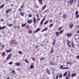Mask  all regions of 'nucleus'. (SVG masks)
Segmentation results:
<instances>
[{
  "instance_id": "obj_1",
  "label": "nucleus",
  "mask_w": 79,
  "mask_h": 79,
  "mask_svg": "<svg viewBox=\"0 0 79 79\" xmlns=\"http://www.w3.org/2000/svg\"><path fill=\"white\" fill-rule=\"evenodd\" d=\"M12 55L11 54H9L7 56V58H6V60H7V61H8V60H9L10 58H11V56Z\"/></svg>"
},
{
  "instance_id": "obj_2",
  "label": "nucleus",
  "mask_w": 79,
  "mask_h": 79,
  "mask_svg": "<svg viewBox=\"0 0 79 79\" xmlns=\"http://www.w3.org/2000/svg\"><path fill=\"white\" fill-rule=\"evenodd\" d=\"M66 36L68 37V38H69V37H71V36H72V33H67L66 35Z\"/></svg>"
},
{
  "instance_id": "obj_3",
  "label": "nucleus",
  "mask_w": 79,
  "mask_h": 79,
  "mask_svg": "<svg viewBox=\"0 0 79 79\" xmlns=\"http://www.w3.org/2000/svg\"><path fill=\"white\" fill-rule=\"evenodd\" d=\"M78 13H79V12H78V11H77L75 12V16H76V18H79V14L77 15V14H78Z\"/></svg>"
},
{
  "instance_id": "obj_4",
  "label": "nucleus",
  "mask_w": 79,
  "mask_h": 79,
  "mask_svg": "<svg viewBox=\"0 0 79 79\" xmlns=\"http://www.w3.org/2000/svg\"><path fill=\"white\" fill-rule=\"evenodd\" d=\"M47 6V4H45L44 6L42 7L41 9V11H44L45 9V8H46Z\"/></svg>"
},
{
  "instance_id": "obj_5",
  "label": "nucleus",
  "mask_w": 79,
  "mask_h": 79,
  "mask_svg": "<svg viewBox=\"0 0 79 79\" xmlns=\"http://www.w3.org/2000/svg\"><path fill=\"white\" fill-rule=\"evenodd\" d=\"M67 17V15L65 14H64L62 16V18H64L65 19H66Z\"/></svg>"
},
{
  "instance_id": "obj_6",
  "label": "nucleus",
  "mask_w": 79,
  "mask_h": 79,
  "mask_svg": "<svg viewBox=\"0 0 79 79\" xmlns=\"http://www.w3.org/2000/svg\"><path fill=\"white\" fill-rule=\"evenodd\" d=\"M73 2H74V0H70L69 1V3L70 4V5H73Z\"/></svg>"
},
{
  "instance_id": "obj_7",
  "label": "nucleus",
  "mask_w": 79,
  "mask_h": 79,
  "mask_svg": "<svg viewBox=\"0 0 79 79\" xmlns=\"http://www.w3.org/2000/svg\"><path fill=\"white\" fill-rule=\"evenodd\" d=\"M56 39H55V38H54L53 40V42L52 43V45H55V43L56 42Z\"/></svg>"
},
{
  "instance_id": "obj_8",
  "label": "nucleus",
  "mask_w": 79,
  "mask_h": 79,
  "mask_svg": "<svg viewBox=\"0 0 79 79\" xmlns=\"http://www.w3.org/2000/svg\"><path fill=\"white\" fill-rule=\"evenodd\" d=\"M15 66H20V64H21V63L19 62H17L15 63Z\"/></svg>"
},
{
  "instance_id": "obj_9",
  "label": "nucleus",
  "mask_w": 79,
  "mask_h": 79,
  "mask_svg": "<svg viewBox=\"0 0 79 79\" xmlns=\"http://www.w3.org/2000/svg\"><path fill=\"white\" fill-rule=\"evenodd\" d=\"M50 51H51L50 53L51 54L53 53V52H54V50H53V48H51Z\"/></svg>"
},
{
  "instance_id": "obj_10",
  "label": "nucleus",
  "mask_w": 79,
  "mask_h": 79,
  "mask_svg": "<svg viewBox=\"0 0 79 79\" xmlns=\"http://www.w3.org/2000/svg\"><path fill=\"white\" fill-rule=\"evenodd\" d=\"M11 48H10V49L8 50H7V49L6 50V52L7 53H10V52H11Z\"/></svg>"
},
{
  "instance_id": "obj_11",
  "label": "nucleus",
  "mask_w": 79,
  "mask_h": 79,
  "mask_svg": "<svg viewBox=\"0 0 79 79\" xmlns=\"http://www.w3.org/2000/svg\"><path fill=\"white\" fill-rule=\"evenodd\" d=\"M32 23V20H29L27 21L28 24H31Z\"/></svg>"
},
{
  "instance_id": "obj_12",
  "label": "nucleus",
  "mask_w": 79,
  "mask_h": 79,
  "mask_svg": "<svg viewBox=\"0 0 79 79\" xmlns=\"http://www.w3.org/2000/svg\"><path fill=\"white\" fill-rule=\"evenodd\" d=\"M68 77H71V75L68 74L67 75V76H66L65 77V78L66 79H69V78H68Z\"/></svg>"
},
{
  "instance_id": "obj_13",
  "label": "nucleus",
  "mask_w": 79,
  "mask_h": 79,
  "mask_svg": "<svg viewBox=\"0 0 79 79\" xmlns=\"http://www.w3.org/2000/svg\"><path fill=\"white\" fill-rule=\"evenodd\" d=\"M67 74H68V72H66L64 73L63 75V77H66V75H67Z\"/></svg>"
},
{
  "instance_id": "obj_14",
  "label": "nucleus",
  "mask_w": 79,
  "mask_h": 79,
  "mask_svg": "<svg viewBox=\"0 0 79 79\" xmlns=\"http://www.w3.org/2000/svg\"><path fill=\"white\" fill-rule=\"evenodd\" d=\"M76 76V73H73L72 74L71 77H75Z\"/></svg>"
},
{
  "instance_id": "obj_15",
  "label": "nucleus",
  "mask_w": 79,
  "mask_h": 79,
  "mask_svg": "<svg viewBox=\"0 0 79 79\" xmlns=\"http://www.w3.org/2000/svg\"><path fill=\"white\" fill-rule=\"evenodd\" d=\"M33 18L34 23L36 24V19L34 17H33Z\"/></svg>"
},
{
  "instance_id": "obj_16",
  "label": "nucleus",
  "mask_w": 79,
  "mask_h": 79,
  "mask_svg": "<svg viewBox=\"0 0 79 79\" xmlns=\"http://www.w3.org/2000/svg\"><path fill=\"white\" fill-rule=\"evenodd\" d=\"M45 18L44 19H43V20H42L40 23V24H41V25H42V24L44 23V21H45Z\"/></svg>"
},
{
  "instance_id": "obj_17",
  "label": "nucleus",
  "mask_w": 79,
  "mask_h": 79,
  "mask_svg": "<svg viewBox=\"0 0 79 79\" xmlns=\"http://www.w3.org/2000/svg\"><path fill=\"white\" fill-rule=\"evenodd\" d=\"M67 42H68V43H67V45H68L69 46V47H70V48H71V46L70 44H69V41L68 40H67Z\"/></svg>"
},
{
  "instance_id": "obj_18",
  "label": "nucleus",
  "mask_w": 79,
  "mask_h": 79,
  "mask_svg": "<svg viewBox=\"0 0 79 79\" xmlns=\"http://www.w3.org/2000/svg\"><path fill=\"white\" fill-rule=\"evenodd\" d=\"M30 69H33V68H34V65L32 64L30 65Z\"/></svg>"
},
{
  "instance_id": "obj_19",
  "label": "nucleus",
  "mask_w": 79,
  "mask_h": 79,
  "mask_svg": "<svg viewBox=\"0 0 79 79\" xmlns=\"http://www.w3.org/2000/svg\"><path fill=\"white\" fill-rule=\"evenodd\" d=\"M59 32H56V36L57 37H59L60 36V35L59 34Z\"/></svg>"
},
{
  "instance_id": "obj_20",
  "label": "nucleus",
  "mask_w": 79,
  "mask_h": 79,
  "mask_svg": "<svg viewBox=\"0 0 79 79\" xmlns=\"http://www.w3.org/2000/svg\"><path fill=\"white\" fill-rule=\"evenodd\" d=\"M47 73L48 74H50H50H51V73H50V71L49 70H48V69H47Z\"/></svg>"
},
{
  "instance_id": "obj_21",
  "label": "nucleus",
  "mask_w": 79,
  "mask_h": 79,
  "mask_svg": "<svg viewBox=\"0 0 79 79\" xmlns=\"http://www.w3.org/2000/svg\"><path fill=\"white\" fill-rule=\"evenodd\" d=\"M59 78H62V77H63V74L61 73H60L59 74Z\"/></svg>"
},
{
  "instance_id": "obj_22",
  "label": "nucleus",
  "mask_w": 79,
  "mask_h": 79,
  "mask_svg": "<svg viewBox=\"0 0 79 79\" xmlns=\"http://www.w3.org/2000/svg\"><path fill=\"white\" fill-rule=\"evenodd\" d=\"M26 26V23H25L24 24H22L21 25V27H25Z\"/></svg>"
},
{
  "instance_id": "obj_23",
  "label": "nucleus",
  "mask_w": 79,
  "mask_h": 79,
  "mask_svg": "<svg viewBox=\"0 0 79 79\" xmlns=\"http://www.w3.org/2000/svg\"><path fill=\"white\" fill-rule=\"evenodd\" d=\"M45 58L44 57H42L40 59V60L41 61H43V60H45Z\"/></svg>"
},
{
  "instance_id": "obj_24",
  "label": "nucleus",
  "mask_w": 79,
  "mask_h": 79,
  "mask_svg": "<svg viewBox=\"0 0 79 79\" xmlns=\"http://www.w3.org/2000/svg\"><path fill=\"white\" fill-rule=\"evenodd\" d=\"M4 6H5V4H2V5H1L0 7V9H2V8H3Z\"/></svg>"
},
{
  "instance_id": "obj_25",
  "label": "nucleus",
  "mask_w": 79,
  "mask_h": 79,
  "mask_svg": "<svg viewBox=\"0 0 79 79\" xmlns=\"http://www.w3.org/2000/svg\"><path fill=\"white\" fill-rule=\"evenodd\" d=\"M50 62L52 63V64L50 63V65H54V64H52L53 63L52 62L50 61Z\"/></svg>"
},
{
  "instance_id": "obj_26",
  "label": "nucleus",
  "mask_w": 79,
  "mask_h": 79,
  "mask_svg": "<svg viewBox=\"0 0 79 79\" xmlns=\"http://www.w3.org/2000/svg\"><path fill=\"white\" fill-rule=\"evenodd\" d=\"M47 29H48V28L46 27L44 29V30H43L41 32H44V31H47Z\"/></svg>"
},
{
  "instance_id": "obj_27",
  "label": "nucleus",
  "mask_w": 79,
  "mask_h": 79,
  "mask_svg": "<svg viewBox=\"0 0 79 79\" xmlns=\"http://www.w3.org/2000/svg\"><path fill=\"white\" fill-rule=\"evenodd\" d=\"M71 45L72 47H73V48H75V47H74V44L73 42H72Z\"/></svg>"
},
{
  "instance_id": "obj_28",
  "label": "nucleus",
  "mask_w": 79,
  "mask_h": 79,
  "mask_svg": "<svg viewBox=\"0 0 79 79\" xmlns=\"http://www.w3.org/2000/svg\"><path fill=\"white\" fill-rule=\"evenodd\" d=\"M63 32H64V30H62L60 31V32H59V33L60 34H62V33H63Z\"/></svg>"
},
{
  "instance_id": "obj_29",
  "label": "nucleus",
  "mask_w": 79,
  "mask_h": 79,
  "mask_svg": "<svg viewBox=\"0 0 79 79\" xmlns=\"http://www.w3.org/2000/svg\"><path fill=\"white\" fill-rule=\"evenodd\" d=\"M69 68L68 67H66L65 68H63V69H69Z\"/></svg>"
},
{
  "instance_id": "obj_30",
  "label": "nucleus",
  "mask_w": 79,
  "mask_h": 79,
  "mask_svg": "<svg viewBox=\"0 0 79 79\" xmlns=\"http://www.w3.org/2000/svg\"><path fill=\"white\" fill-rule=\"evenodd\" d=\"M28 33H29V34H31L32 33V31L31 30H29L28 31Z\"/></svg>"
},
{
  "instance_id": "obj_31",
  "label": "nucleus",
  "mask_w": 79,
  "mask_h": 79,
  "mask_svg": "<svg viewBox=\"0 0 79 79\" xmlns=\"http://www.w3.org/2000/svg\"><path fill=\"white\" fill-rule=\"evenodd\" d=\"M20 15H21V16H24V13L23 12H21L20 13Z\"/></svg>"
},
{
  "instance_id": "obj_32",
  "label": "nucleus",
  "mask_w": 79,
  "mask_h": 79,
  "mask_svg": "<svg viewBox=\"0 0 79 79\" xmlns=\"http://www.w3.org/2000/svg\"><path fill=\"white\" fill-rule=\"evenodd\" d=\"M73 26H74L73 24L70 25L69 26L70 28V29H71V28H72V27H73Z\"/></svg>"
},
{
  "instance_id": "obj_33",
  "label": "nucleus",
  "mask_w": 79,
  "mask_h": 79,
  "mask_svg": "<svg viewBox=\"0 0 79 79\" xmlns=\"http://www.w3.org/2000/svg\"><path fill=\"white\" fill-rule=\"evenodd\" d=\"M13 26V25L12 24H8L7 25V26L9 27H12Z\"/></svg>"
},
{
  "instance_id": "obj_34",
  "label": "nucleus",
  "mask_w": 79,
  "mask_h": 79,
  "mask_svg": "<svg viewBox=\"0 0 79 79\" xmlns=\"http://www.w3.org/2000/svg\"><path fill=\"white\" fill-rule=\"evenodd\" d=\"M48 23V20H47L44 23V24H47Z\"/></svg>"
},
{
  "instance_id": "obj_35",
  "label": "nucleus",
  "mask_w": 79,
  "mask_h": 79,
  "mask_svg": "<svg viewBox=\"0 0 79 79\" xmlns=\"http://www.w3.org/2000/svg\"><path fill=\"white\" fill-rule=\"evenodd\" d=\"M40 31V28H38L36 30V32H39Z\"/></svg>"
},
{
  "instance_id": "obj_36",
  "label": "nucleus",
  "mask_w": 79,
  "mask_h": 79,
  "mask_svg": "<svg viewBox=\"0 0 79 79\" xmlns=\"http://www.w3.org/2000/svg\"><path fill=\"white\" fill-rule=\"evenodd\" d=\"M48 10H46L44 11L43 13V14H44V13H45L46 12H47L48 11Z\"/></svg>"
},
{
  "instance_id": "obj_37",
  "label": "nucleus",
  "mask_w": 79,
  "mask_h": 79,
  "mask_svg": "<svg viewBox=\"0 0 79 79\" xmlns=\"http://www.w3.org/2000/svg\"><path fill=\"white\" fill-rule=\"evenodd\" d=\"M25 61H26V63H27L29 64V62L27 61V59H26L24 60Z\"/></svg>"
},
{
  "instance_id": "obj_38",
  "label": "nucleus",
  "mask_w": 79,
  "mask_h": 79,
  "mask_svg": "<svg viewBox=\"0 0 79 79\" xmlns=\"http://www.w3.org/2000/svg\"><path fill=\"white\" fill-rule=\"evenodd\" d=\"M64 66L63 65H61V66H60V69H63V67Z\"/></svg>"
},
{
  "instance_id": "obj_39",
  "label": "nucleus",
  "mask_w": 79,
  "mask_h": 79,
  "mask_svg": "<svg viewBox=\"0 0 79 79\" xmlns=\"http://www.w3.org/2000/svg\"><path fill=\"white\" fill-rule=\"evenodd\" d=\"M11 73H13V74H15V70H13L12 71V72H11Z\"/></svg>"
},
{
  "instance_id": "obj_40",
  "label": "nucleus",
  "mask_w": 79,
  "mask_h": 79,
  "mask_svg": "<svg viewBox=\"0 0 79 79\" xmlns=\"http://www.w3.org/2000/svg\"><path fill=\"white\" fill-rule=\"evenodd\" d=\"M24 6V5H23L20 6V8L23 9V7Z\"/></svg>"
},
{
  "instance_id": "obj_41",
  "label": "nucleus",
  "mask_w": 79,
  "mask_h": 79,
  "mask_svg": "<svg viewBox=\"0 0 79 79\" xmlns=\"http://www.w3.org/2000/svg\"><path fill=\"white\" fill-rule=\"evenodd\" d=\"M40 18H38V19H37V23H39V20H40Z\"/></svg>"
},
{
  "instance_id": "obj_42",
  "label": "nucleus",
  "mask_w": 79,
  "mask_h": 79,
  "mask_svg": "<svg viewBox=\"0 0 79 79\" xmlns=\"http://www.w3.org/2000/svg\"><path fill=\"white\" fill-rule=\"evenodd\" d=\"M31 59L32 60H33V61H35V59L33 57H32L31 58Z\"/></svg>"
},
{
  "instance_id": "obj_43",
  "label": "nucleus",
  "mask_w": 79,
  "mask_h": 79,
  "mask_svg": "<svg viewBox=\"0 0 79 79\" xmlns=\"http://www.w3.org/2000/svg\"><path fill=\"white\" fill-rule=\"evenodd\" d=\"M59 76V74H58L56 76V78L55 79H58V76Z\"/></svg>"
},
{
  "instance_id": "obj_44",
  "label": "nucleus",
  "mask_w": 79,
  "mask_h": 79,
  "mask_svg": "<svg viewBox=\"0 0 79 79\" xmlns=\"http://www.w3.org/2000/svg\"><path fill=\"white\" fill-rule=\"evenodd\" d=\"M19 53V54H21V55H22V52L19 51H18Z\"/></svg>"
},
{
  "instance_id": "obj_45",
  "label": "nucleus",
  "mask_w": 79,
  "mask_h": 79,
  "mask_svg": "<svg viewBox=\"0 0 79 79\" xmlns=\"http://www.w3.org/2000/svg\"><path fill=\"white\" fill-rule=\"evenodd\" d=\"M53 25V23H52V24H51V25L50 26V27H52Z\"/></svg>"
},
{
  "instance_id": "obj_46",
  "label": "nucleus",
  "mask_w": 79,
  "mask_h": 79,
  "mask_svg": "<svg viewBox=\"0 0 79 79\" xmlns=\"http://www.w3.org/2000/svg\"><path fill=\"white\" fill-rule=\"evenodd\" d=\"M28 15H29L28 17L29 18H31V17H32V15H31V14H29Z\"/></svg>"
},
{
  "instance_id": "obj_47",
  "label": "nucleus",
  "mask_w": 79,
  "mask_h": 79,
  "mask_svg": "<svg viewBox=\"0 0 79 79\" xmlns=\"http://www.w3.org/2000/svg\"><path fill=\"white\" fill-rule=\"evenodd\" d=\"M61 29H62V27H59V28H58L59 31H60V30H61Z\"/></svg>"
},
{
  "instance_id": "obj_48",
  "label": "nucleus",
  "mask_w": 79,
  "mask_h": 79,
  "mask_svg": "<svg viewBox=\"0 0 79 79\" xmlns=\"http://www.w3.org/2000/svg\"><path fill=\"white\" fill-rule=\"evenodd\" d=\"M39 45H36L35 48V49L37 48L38 47H39Z\"/></svg>"
},
{
  "instance_id": "obj_49",
  "label": "nucleus",
  "mask_w": 79,
  "mask_h": 79,
  "mask_svg": "<svg viewBox=\"0 0 79 79\" xmlns=\"http://www.w3.org/2000/svg\"><path fill=\"white\" fill-rule=\"evenodd\" d=\"M9 64L10 65L12 64H13V62H10L9 63Z\"/></svg>"
},
{
  "instance_id": "obj_50",
  "label": "nucleus",
  "mask_w": 79,
  "mask_h": 79,
  "mask_svg": "<svg viewBox=\"0 0 79 79\" xmlns=\"http://www.w3.org/2000/svg\"><path fill=\"white\" fill-rule=\"evenodd\" d=\"M2 29H5V28H6V26H3L2 27Z\"/></svg>"
},
{
  "instance_id": "obj_51",
  "label": "nucleus",
  "mask_w": 79,
  "mask_h": 79,
  "mask_svg": "<svg viewBox=\"0 0 79 79\" xmlns=\"http://www.w3.org/2000/svg\"><path fill=\"white\" fill-rule=\"evenodd\" d=\"M76 58L77 59H78V58H79V55H77V56H76Z\"/></svg>"
},
{
  "instance_id": "obj_52",
  "label": "nucleus",
  "mask_w": 79,
  "mask_h": 79,
  "mask_svg": "<svg viewBox=\"0 0 79 79\" xmlns=\"http://www.w3.org/2000/svg\"><path fill=\"white\" fill-rule=\"evenodd\" d=\"M2 29H3L2 27H1V26L0 25V30H2Z\"/></svg>"
},
{
  "instance_id": "obj_53",
  "label": "nucleus",
  "mask_w": 79,
  "mask_h": 79,
  "mask_svg": "<svg viewBox=\"0 0 79 79\" xmlns=\"http://www.w3.org/2000/svg\"><path fill=\"white\" fill-rule=\"evenodd\" d=\"M71 63L70 62H67V64H71Z\"/></svg>"
},
{
  "instance_id": "obj_54",
  "label": "nucleus",
  "mask_w": 79,
  "mask_h": 79,
  "mask_svg": "<svg viewBox=\"0 0 79 79\" xmlns=\"http://www.w3.org/2000/svg\"><path fill=\"white\" fill-rule=\"evenodd\" d=\"M9 10H8L6 11V13H9Z\"/></svg>"
},
{
  "instance_id": "obj_55",
  "label": "nucleus",
  "mask_w": 79,
  "mask_h": 79,
  "mask_svg": "<svg viewBox=\"0 0 79 79\" xmlns=\"http://www.w3.org/2000/svg\"><path fill=\"white\" fill-rule=\"evenodd\" d=\"M52 21H53L52 20H49V22H50V23H52Z\"/></svg>"
},
{
  "instance_id": "obj_56",
  "label": "nucleus",
  "mask_w": 79,
  "mask_h": 79,
  "mask_svg": "<svg viewBox=\"0 0 79 79\" xmlns=\"http://www.w3.org/2000/svg\"><path fill=\"white\" fill-rule=\"evenodd\" d=\"M36 16H37V18H39V14H37V15H36Z\"/></svg>"
},
{
  "instance_id": "obj_57",
  "label": "nucleus",
  "mask_w": 79,
  "mask_h": 79,
  "mask_svg": "<svg viewBox=\"0 0 79 79\" xmlns=\"http://www.w3.org/2000/svg\"><path fill=\"white\" fill-rule=\"evenodd\" d=\"M21 8H19V11H21Z\"/></svg>"
},
{
  "instance_id": "obj_58",
  "label": "nucleus",
  "mask_w": 79,
  "mask_h": 79,
  "mask_svg": "<svg viewBox=\"0 0 79 79\" xmlns=\"http://www.w3.org/2000/svg\"><path fill=\"white\" fill-rule=\"evenodd\" d=\"M13 27L14 28V29H16V26H14Z\"/></svg>"
},
{
  "instance_id": "obj_59",
  "label": "nucleus",
  "mask_w": 79,
  "mask_h": 79,
  "mask_svg": "<svg viewBox=\"0 0 79 79\" xmlns=\"http://www.w3.org/2000/svg\"><path fill=\"white\" fill-rule=\"evenodd\" d=\"M77 6V7H79V3H78Z\"/></svg>"
},
{
  "instance_id": "obj_60",
  "label": "nucleus",
  "mask_w": 79,
  "mask_h": 79,
  "mask_svg": "<svg viewBox=\"0 0 79 79\" xmlns=\"http://www.w3.org/2000/svg\"><path fill=\"white\" fill-rule=\"evenodd\" d=\"M69 74H70L71 75V72H69L68 73Z\"/></svg>"
},
{
  "instance_id": "obj_61",
  "label": "nucleus",
  "mask_w": 79,
  "mask_h": 79,
  "mask_svg": "<svg viewBox=\"0 0 79 79\" xmlns=\"http://www.w3.org/2000/svg\"><path fill=\"white\" fill-rule=\"evenodd\" d=\"M8 10L9 11H11V9L10 8V9H8Z\"/></svg>"
},
{
  "instance_id": "obj_62",
  "label": "nucleus",
  "mask_w": 79,
  "mask_h": 79,
  "mask_svg": "<svg viewBox=\"0 0 79 79\" xmlns=\"http://www.w3.org/2000/svg\"><path fill=\"white\" fill-rule=\"evenodd\" d=\"M2 55H4V54H5V53L4 52H3L2 53Z\"/></svg>"
},
{
  "instance_id": "obj_63",
  "label": "nucleus",
  "mask_w": 79,
  "mask_h": 79,
  "mask_svg": "<svg viewBox=\"0 0 79 79\" xmlns=\"http://www.w3.org/2000/svg\"><path fill=\"white\" fill-rule=\"evenodd\" d=\"M3 47H4V45H2V48H3Z\"/></svg>"
},
{
  "instance_id": "obj_64",
  "label": "nucleus",
  "mask_w": 79,
  "mask_h": 79,
  "mask_svg": "<svg viewBox=\"0 0 79 79\" xmlns=\"http://www.w3.org/2000/svg\"><path fill=\"white\" fill-rule=\"evenodd\" d=\"M77 33H79V30H78V31H77Z\"/></svg>"
}]
</instances>
